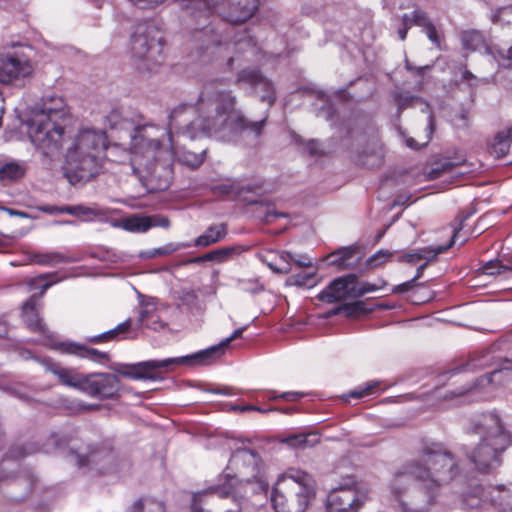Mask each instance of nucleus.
Listing matches in <instances>:
<instances>
[{
    "label": "nucleus",
    "mask_w": 512,
    "mask_h": 512,
    "mask_svg": "<svg viewBox=\"0 0 512 512\" xmlns=\"http://www.w3.org/2000/svg\"><path fill=\"white\" fill-rule=\"evenodd\" d=\"M461 41L466 49L476 50L484 44V37L477 30H469L461 34Z\"/></svg>",
    "instance_id": "39"
},
{
    "label": "nucleus",
    "mask_w": 512,
    "mask_h": 512,
    "mask_svg": "<svg viewBox=\"0 0 512 512\" xmlns=\"http://www.w3.org/2000/svg\"><path fill=\"white\" fill-rule=\"evenodd\" d=\"M30 261L42 266H55L59 263H71L75 258L62 252L33 253L30 255Z\"/></svg>",
    "instance_id": "27"
},
{
    "label": "nucleus",
    "mask_w": 512,
    "mask_h": 512,
    "mask_svg": "<svg viewBox=\"0 0 512 512\" xmlns=\"http://www.w3.org/2000/svg\"><path fill=\"white\" fill-rule=\"evenodd\" d=\"M284 213H277L271 207H267L262 220L266 223L270 222V217H284Z\"/></svg>",
    "instance_id": "60"
},
{
    "label": "nucleus",
    "mask_w": 512,
    "mask_h": 512,
    "mask_svg": "<svg viewBox=\"0 0 512 512\" xmlns=\"http://www.w3.org/2000/svg\"><path fill=\"white\" fill-rule=\"evenodd\" d=\"M368 312L363 301L344 304V314L347 317L356 316Z\"/></svg>",
    "instance_id": "51"
},
{
    "label": "nucleus",
    "mask_w": 512,
    "mask_h": 512,
    "mask_svg": "<svg viewBox=\"0 0 512 512\" xmlns=\"http://www.w3.org/2000/svg\"><path fill=\"white\" fill-rule=\"evenodd\" d=\"M222 81L214 79L201 90L196 105L180 104L169 115L167 132L145 124L134 128L131 135L133 173L143 181L162 169L171 174L175 155L172 134L194 139L200 134L225 138L230 135L249 136L258 140L266 125L267 116L259 121L248 120L236 108L237 97L231 90L222 89Z\"/></svg>",
    "instance_id": "1"
},
{
    "label": "nucleus",
    "mask_w": 512,
    "mask_h": 512,
    "mask_svg": "<svg viewBox=\"0 0 512 512\" xmlns=\"http://www.w3.org/2000/svg\"><path fill=\"white\" fill-rule=\"evenodd\" d=\"M65 146L64 175L70 184L83 185L96 178L103 170L106 133L95 129H81L73 136L65 130L60 148Z\"/></svg>",
    "instance_id": "3"
},
{
    "label": "nucleus",
    "mask_w": 512,
    "mask_h": 512,
    "mask_svg": "<svg viewBox=\"0 0 512 512\" xmlns=\"http://www.w3.org/2000/svg\"><path fill=\"white\" fill-rule=\"evenodd\" d=\"M147 217H148L149 229L152 227L168 228L170 226V221L165 216L153 215V216H147Z\"/></svg>",
    "instance_id": "54"
},
{
    "label": "nucleus",
    "mask_w": 512,
    "mask_h": 512,
    "mask_svg": "<svg viewBox=\"0 0 512 512\" xmlns=\"http://www.w3.org/2000/svg\"><path fill=\"white\" fill-rule=\"evenodd\" d=\"M482 273L486 275H501L512 271V267L503 265L498 259L487 261L481 267Z\"/></svg>",
    "instance_id": "41"
},
{
    "label": "nucleus",
    "mask_w": 512,
    "mask_h": 512,
    "mask_svg": "<svg viewBox=\"0 0 512 512\" xmlns=\"http://www.w3.org/2000/svg\"><path fill=\"white\" fill-rule=\"evenodd\" d=\"M281 258L286 261V265L290 267L289 261H293L297 266L299 267H311L312 261L310 258H308L305 255L299 256L298 258H295L294 255L290 252H283L281 254Z\"/></svg>",
    "instance_id": "49"
},
{
    "label": "nucleus",
    "mask_w": 512,
    "mask_h": 512,
    "mask_svg": "<svg viewBox=\"0 0 512 512\" xmlns=\"http://www.w3.org/2000/svg\"><path fill=\"white\" fill-rule=\"evenodd\" d=\"M68 444L69 439L67 436L59 435L58 433H51L41 446L36 444H27L25 446L14 447L10 450L9 457L13 459H21L36 452L49 454L58 449L64 448Z\"/></svg>",
    "instance_id": "19"
},
{
    "label": "nucleus",
    "mask_w": 512,
    "mask_h": 512,
    "mask_svg": "<svg viewBox=\"0 0 512 512\" xmlns=\"http://www.w3.org/2000/svg\"><path fill=\"white\" fill-rule=\"evenodd\" d=\"M24 165L18 162H9L0 168V180L17 181L25 175Z\"/></svg>",
    "instance_id": "33"
},
{
    "label": "nucleus",
    "mask_w": 512,
    "mask_h": 512,
    "mask_svg": "<svg viewBox=\"0 0 512 512\" xmlns=\"http://www.w3.org/2000/svg\"><path fill=\"white\" fill-rule=\"evenodd\" d=\"M180 10L200 24L207 21L219 7L226 4L224 17L227 21L237 24L250 19L259 6V0H174Z\"/></svg>",
    "instance_id": "8"
},
{
    "label": "nucleus",
    "mask_w": 512,
    "mask_h": 512,
    "mask_svg": "<svg viewBox=\"0 0 512 512\" xmlns=\"http://www.w3.org/2000/svg\"><path fill=\"white\" fill-rule=\"evenodd\" d=\"M218 495L221 498H226L230 494V490L225 487H209L206 490L194 493L192 496L191 511L192 512H210L203 508L202 503L205 498L212 495Z\"/></svg>",
    "instance_id": "28"
},
{
    "label": "nucleus",
    "mask_w": 512,
    "mask_h": 512,
    "mask_svg": "<svg viewBox=\"0 0 512 512\" xmlns=\"http://www.w3.org/2000/svg\"><path fill=\"white\" fill-rule=\"evenodd\" d=\"M215 193L218 194H231V193H237L239 196L242 195L243 192H252L254 191V187L251 185L247 186H236L235 184H221L214 187Z\"/></svg>",
    "instance_id": "44"
},
{
    "label": "nucleus",
    "mask_w": 512,
    "mask_h": 512,
    "mask_svg": "<svg viewBox=\"0 0 512 512\" xmlns=\"http://www.w3.org/2000/svg\"><path fill=\"white\" fill-rule=\"evenodd\" d=\"M34 67L21 53L0 54V83L16 88L25 87L32 79Z\"/></svg>",
    "instance_id": "11"
},
{
    "label": "nucleus",
    "mask_w": 512,
    "mask_h": 512,
    "mask_svg": "<svg viewBox=\"0 0 512 512\" xmlns=\"http://www.w3.org/2000/svg\"><path fill=\"white\" fill-rule=\"evenodd\" d=\"M52 374L57 376L59 382L63 385L76 388L82 391L84 376L77 374L73 370L64 368L59 364H50L47 368Z\"/></svg>",
    "instance_id": "24"
},
{
    "label": "nucleus",
    "mask_w": 512,
    "mask_h": 512,
    "mask_svg": "<svg viewBox=\"0 0 512 512\" xmlns=\"http://www.w3.org/2000/svg\"><path fill=\"white\" fill-rule=\"evenodd\" d=\"M509 496V491L503 485L476 487L465 495L464 502L471 509L490 505L499 512L509 504L507 501Z\"/></svg>",
    "instance_id": "14"
},
{
    "label": "nucleus",
    "mask_w": 512,
    "mask_h": 512,
    "mask_svg": "<svg viewBox=\"0 0 512 512\" xmlns=\"http://www.w3.org/2000/svg\"><path fill=\"white\" fill-rule=\"evenodd\" d=\"M227 469L235 471V475L227 473L225 475V483L228 484L231 478L234 488L238 483L250 482L255 480L259 482L261 488L266 492L268 489V483L263 479L261 475V459L259 455L250 449L242 448L237 449L231 455Z\"/></svg>",
    "instance_id": "10"
},
{
    "label": "nucleus",
    "mask_w": 512,
    "mask_h": 512,
    "mask_svg": "<svg viewBox=\"0 0 512 512\" xmlns=\"http://www.w3.org/2000/svg\"><path fill=\"white\" fill-rule=\"evenodd\" d=\"M189 244H178L174 245L172 243L165 245L164 247L156 248L151 251L142 252L140 254L141 257L144 258H155L160 256H166L169 254H172L173 252L177 251L180 248L189 247Z\"/></svg>",
    "instance_id": "40"
},
{
    "label": "nucleus",
    "mask_w": 512,
    "mask_h": 512,
    "mask_svg": "<svg viewBox=\"0 0 512 512\" xmlns=\"http://www.w3.org/2000/svg\"><path fill=\"white\" fill-rule=\"evenodd\" d=\"M227 235V225L224 223L214 224L209 226L203 234L197 237L194 241L195 246L207 247L215 244Z\"/></svg>",
    "instance_id": "25"
},
{
    "label": "nucleus",
    "mask_w": 512,
    "mask_h": 512,
    "mask_svg": "<svg viewBox=\"0 0 512 512\" xmlns=\"http://www.w3.org/2000/svg\"><path fill=\"white\" fill-rule=\"evenodd\" d=\"M495 24L512 25V6L502 7L491 16Z\"/></svg>",
    "instance_id": "45"
},
{
    "label": "nucleus",
    "mask_w": 512,
    "mask_h": 512,
    "mask_svg": "<svg viewBox=\"0 0 512 512\" xmlns=\"http://www.w3.org/2000/svg\"><path fill=\"white\" fill-rule=\"evenodd\" d=\"M246 327L236 329L229 337L222 340L219 344L208 349L199 351L191 356H181L174 358H166L163 360H149L136 364H117L114 370L127 378L134 380H161L163 373L168 371L172 366L190 365L193 361L200 364H209L219 358L227 348V346L235 339L240 338Z\"/></svg>",
    "instance_id": "6"
},
{
    "label": "nucleus",
    "mask_w": 512,
    "mask_h": 512,
    "mask_svg": "<svg viewBox=\"0 0 512 512\" xmlns=\"http://www.w3.org/2000/svg\"><path fill=\"white\" fill-rule=\"evenodd\" d=\"M129 512H164V506L161 502L152 498H140L133 502Z\"/></svg>",
    "instance_id": "35"
},
{
    "label": "nucleus",
    "mask_w": 512,
    "mask_h": 512,
    "mask_svg": "<svg viewBox=\"0 0 512 512\" xmlns=\"http://www.w3.org/2000/svg\"><path fill=\"white\" fill-rule=\"evenodd\" d=\"M233 409L240 411V412H247V411H258L261 413L266 412V410L261 409L260 407H257V406H253V405L233 406Z\"/></svg>",
    "instance_id": "62"
},
{
    "label": "nucleus",
    "mask_w": 512,
    "mask_h": 512,
    "mask_svg": "<svg viewBox=\"0 0 512 512\" xmlns=\"http://www.w3.org/2000/svg\"><path fill=\"white\" fill-rule=\"evenodd\" d=\"M425 33L429 40L438 48H441V41L436 27L430 22L424 23Z\"/></svg>",
    "instance_id": "53"
},
{
    "label": "nucleus",
    "mask_w": 512,
    "mask_h": 512,
    "mask_svg": "<svg viewBox=\"0 0 512 512\" xmlns=\"http://www.w3.org/2000/svg\"><path fill=\"white\" fill-rule=\"evenodd\" d=\"M420 286H422V284H416L415 279L412 278L409 281H406L402 284L395 286L393 288V292L394 293H404V292H408V291L413 290L414 288L420 287Z\"/></svg>",
    "instance_id": "56"
},
{
    "label": "nucleus",
    "mask_w": 512,
    "mask_h": 512,
    "mask_svg": "<svg viewBox=\"0 0 512 512\" xmlns=\"http://www.w3.org/2000/svg\"><path fill=\"white\" fill-rule=\"evenodd\" d=\"M236 84L240 87L247 86L251 88L253 94L269 106H272L276 101V92L272 81L258 70L242 69L237 74Z\"/></svg>",
    "instance_id": "15"
},
{
    "label": "nucleus",
    "mask_w": 512,
    "mask_h": 512,
    "mask_svg": "<svg viewBox=\"0 0 512 512\" xmlns=\"http://www.w3.org/2000/svg\"><path fill=\"white\" fill-rule=\"evenodd\" d=\"M393 256V253L388 250H379L367 259V265L370 267H377L385 263Z\"/></svg>",
    "instance_id": "48"
},
{
    "label": "nucleus",
    "mask_w": 512,
    "mask_h": 512,
    "mask_svg": "<svg viewBox=\"0 0 512 512\" xmlns=\"http://www.w3.org/2000/svg\"><path fill=\"white\" fill-rule=\"evenodd\" d=\"M319 436L315 433H309V434H298V435H292L283 440L285 444L292 448H307V447H313L317 443H319Z\"/></svg>",
    "instance_id": "31"
},
{
    "label": "nucleus",
    "mask_w": 512,
    "mask_h": 512,
    "mask_svg": "<svg viewBox=\"0 0 512 512\" xmlns=\"http://www.w3.org/2000/svg\"><path fill=\"white\" fill-rule=\"evenodd\" d=\"M131 328V319H127L126 321L118 324L113 329H110L106 332H103L99 335L89 337L88 341L91 343H104L109 341H117L121 338V335L129 332Z\"/></svg>",
    "instance_id": "29"
},
{
    "label": "nucleus",
    "mask_w": 512,
    "mask_h": 512,
    "mask_svg": "<svg viewBox=\"0 0 512 512\" xmlns=\"http://www.w3.org/2000/svg\"><path fill=\"white\" fill-rule=\"evenodd\" d=\"M178 299L181 305L186 306L190 311L198 308V295L196 291L192 289L181 290Z\"/></svg>",
    "instance_id": "43"
},
{
    "label": "nucleus",
    "mask_w": 512,
    "mask_h": 512,
    "mask_svg": "<svg viewBox=\"0 0 512 512\" xmlns=\"http://www.w3.org/2000/svg\"><path fill=\"white\" fill-rule=\"evenodd\" d=\"M358 249L354 246L342 247L327 256L329 264L338 270L354 269L360 261Z\"/></svg>",
    "instance_id": "21"
},
{
    "label": "nucleus",
    "mask_w": 512,
    "mask_h": 512,
    "mask_svg": "<svg viewBox=\"0 0 512 512\" xmlns=\"http://www.w3.org/2000/svg\"><path fill=\"white\" fill-rule=\"evenodd\" d=\"M303 393L300 392H285L281 395H279L280 398L285 399L287 401H296L303 397Z\"/></svg>",
    "instance_id": "61"
},
{
    "label": "nucleus",
    "mask_w": 512,
    "mask_h": 512,
    "mask_svg": "<svg viewBox=\"0 0 512 512\" xmlns=\"http://www.w3.org/2000/svg\"><path fill=\"white\" fill-rule=\"evenodd\" d=\"M228 484L218 485L217 487H225L226 490H230V494L227 497H232V506L225 510V512H242V504L240 498L237 497L236 488H234V484L232 480Z\"/></svg>",
    "instance_id": "46"
},
{
    "label": "nucleus",
    "mask_w": 512,
    "mask_h": 512,
    "mask_svg": "<svg viewBox=\"0 0 512 512\" xmlns=\"http://www.w3.org/2000/svg\"><path fill=\"white\" fill-rule=\"evenodd\" d=\"M235 251L233 247H224L206 253L203 256H199L190 260L191 263H200L203 261H216L218 263L226 261L232 253Z\"/></svg>",
    "instance_id": "36"
},
{
    "label": "nucleus",
    "mask_w": 512,
    "mask_h": 512,
    "mask_svg": "<svg viewBox=\"0 0 512 512\" xmlns=\"http://www.w3.org/2000/svg\"><path fill=\"white\" fill-rule=\"evenodd\" d=\"M492 56L503 66H512V42L494 45L490 49Z\"/></svg>",
    "instance_id": "34"
},
{
    "label": "nucleus",
    "mask_w": 512,
    "mask_h": 512,
    "mask_svg": "<svg viewBox=\"0 0 512 512\" xmlns=\"http://www.w3.org/2000/svg\"><path fill=\"white\" fill-rule=\"evenodd\" d=\"M67 115L66 104L62 97L45 96L32 108L29 121V136L32 143L43 154L49 156L60 150L65 128L61 125Z\"/></svg>",
    "instance_id": "5"
},
{
    "label": "nucleus",
    "mask_w": 512,
    "mask_h": 512,
    "mask_svg": "<svg viewBox=\"0 0 512 512\" xmlns=\"http://www.w3.org/2000/svg\"><path fill=\"white\" fill-rule=\"evenodd\" d=\"M315 272L306 275H295L292 277L293 283L298 286L310 285L311 280L314 278Z\"/></svg>",
    "instance_id": "58"
},
{
    "label": "nucleus",
    "mask_w": 512,
    "mask_h": 512,
    "mask_svg": "<svg viewBox=\"0 0 512 512\" xmlns=\"http://www.w3.org/2000/svg\"><path fill=\"white\" fill-rule=\"evenodd\" d=\"M139 322L154 331H164L168 329L167 322L161 319L159 315L155 314L153 310L149 308L148 304L140 311Z\"/></svg>",
    "instance_id": "30"
},
{
    "label": "nucleus",
    "mask_w": 512,
    "mask_h": 512,
    "mask_svg": "<svg viewBox=\"0 0 512 512\" xmlns=\"http://www.w3.org/2000/svg\"><path fill=\"white\" fill-rule=\"evenodd\" d=\"M428 22L426 13L421 9H415L411 13H405L402 15V23L411 25L423 26L424 23Z\"/></svg>",
    "instance_id": "42"
},
{
    "label": "nucleus",
    "mask_w": 512,
    "mask_h": 512,
    "mask_svg": "<svg viewBox=\"0 0 512 512\" xmlns=\"http://www.w3.org/2000/svg\"><path fill=\"white\" fill-rule=\"evenodd\" d=\"M60 348L63 352L74 354L82 358H87L96 362H104L109 359V355L106 352H101L94 348H89L84 345L77 343H62Z\"/></svg>",
    "instance_id": "23"
},
{
    "label": "nucleus",
    "mask_w": 512,
    "mask_h": 512,
    "mask_svg": "<svg viewBox=\"0 0 512 512\" xmlns=\"http://www.w3.org/2000/svg\"><path fill=\"white\" fill-rule=\"evenodd\" d=\"M381 286H377L371 283H362L359 287L354 286V291L352 292L353 297H360L366 293L373 292L379 289Z\"/></svg>",
    "instance_id": "55"
},
{
    "label": "nucleus",
    "mask_w": 512,
    "mask_h": 512,
    "mask_svg": "<svg viewBox=\"0 0 512 512\" xmlns=\"http://www.w3.org/2000/svg\"><path fill=\"white\" fill-rule=\"evenodd\" d=\"M120 390V381L115 374L91 373L84 376L82 392L100 400L112 399Z\"/></svg>",
    "instance_id": "16"
},
{
    "label": "nucleus",
    "mask_w": 512,
    "mask_h": 512,
    "mask_svg": "<svg viewBox=\"0 0 512 512\" xmlns=\"http://www.w3.org/2000/svg\"><path fill=\"white\" fill-rule=\"evenodd\" d=\"M259 258L261 259L262 262H264L265 264H267V266L274 272L276 273H280V274H288L291 272V267H288V265L284 266V267H277L275 265H273L272 262H270V260H267L266 257L264 255H260Z\"/></svg>",
    "instance_id": "59"
},
{
    "label": "nucleus",
    "mask_w": 512,
    "mask_h": 512,
    "mask_svg": "<svg viewBox=\"0 0 512 512\" xmlns=\"http://www.w3.org/2000/svg\"><path fill=\"white\" fill-rule=\"evenodd\" d=\"M53 284V282H46L42 285V290L39 294L32 295L22 305V318L28 327L33 332L45 335L47 332L46 326L40 317V298L45 291Z\"/></svg>",
    "instance_id": "17"
},
{
    "label": "nucleus",
    "mask_w": 512,
    "mask_h": 512,
    "mask_svg": "<svg viewBox=\"0 0 512 512\" xmlns=\"http://www.w3.org/2000/svg\"><path fill=\"white\" fill-rule=\"evenodd\" d=\"M459 473L455 456L442 443L425 445L393 474L389 490L402 512H429L442 487Z\"/></svg>",
    "instance_id": "2"
},
{
    "label": "nucleus",
    "mask_w": 512,
    "mask_h": 512,
    "mask_svg": "<svg viewBox=\"0 0 512 512\" xmlns=\"http://www.w3.org/2000/svg\"><path fill=\"white\" fill-rule=\"evenodd\" d=\"M456 164L450 160H445L442 163L436 164L429 173L431 179H436L441 176L442 173L452 170Z\"/></svg>",
    "instance_id": "52"
},
{
    "label": "nucleus",
    "mask_w": 512,
    "mask_h": 512,
    "mask_svg": "<svg viewBox=\"0 0 512 512\" xmlns=\"http://www.w3.org/2000/svg\"><path fill=\"white\" fill-rule=\"evenodd\" d=\"M470 431L480 438L468 453L470 461L482 472L499 467L501 455L511 443V434L501 417L495 412L482 413L472 420Z\"/></svg>",
    "instance_id": "4"
},
{
    "label": "nucleus",
    "mask_w": 512,
    "mask_h": 512,
    "mask_svg": "<svg viewBox=\"0 0 512 512\" xmlns=\"http://www.w3.org/2000/svg\"><path fill=\"white\" fill-rule=\"evenodd\" d=\"M123 227L127 231L134 233H143L149 230L147 216L133 215L123 221Z\"/></svg>",
    "instance_id": "38"
},
{
    "label": "nucleus",
    "mask_w": 512,
    "mask_h": 512,
    "mask_svg": "<svg viewBox=\"0 0 512 512\" xmlns=\"http://www.w3.org/2000/svg\"><path fill=\"white\" fill-rule=\"evenodd\" d=\"M357 283L356 274H348L334 279L328 287L322 290L318 298L327 303H335L353 297L352 292Z\"/></svg>",
    "instance_id": "18"
},
{
    "label": "nucleus",
    "mask_w": 512,
    "mask_h": 512,
    "mask_svg": "<svg viewBox=\"0 0 512 512\" xmlns=\"http://www.w3.org/2000/svg\"><path fill=\"white\" fill-rule=\"evenodd\" d=\"M371 390H372V386H368L362 390L352 391L350 395L354 398H361V397L368 395L371 392Z\"/></svg>",
    "instance_id": "63"
},
{
    "label": "nucleus",
    "mask_w": 512,
    "mask_h": 512,
    "mask_svg": "<svg viewBox=\"0 0 512 512\" xmlns=\"http://www.w3.org/2000/svg\"><path fill=\"white\" fill-rule=\"evenodd\" d=\"M457 229L454 230V234L453 236L451 237L450 239V242L448 245L446 246H438L434 249H430V250H422V251H419V252H414V253H407V254H404L403 256H401L399 258L400 261L402 262H407V263H410V264H416L418 263L420 260L422 259H433L435 258L437 255L445 252L446 250H448L454 243V240L456 238V234H457Z\"/></svg>",
    "instance_id": "26"
},
{
    "label": "nucleus",
    "mask_w": 512,
    "mask_h": 512,
    "mask_svg": "<svg viewBox=\"0 0 512 512\" xmlns=\"http://www.w3.org/2000/svg\"><path fill=\"white\" fill-rule=\"evenodd\" d=\"M164 40L156 26L139 23L131 36V53L140 71H153L163 60Z\"/></svg>",
    "instance_id": "9"
},
{
    "label": "nucleus",
    "mask_w": 512,
    "mask_h": 512,
    "mask_svg": "<svg viewBox=\"0 0 512 512\" xmlns=\"http://www.w3.org/2000/svg\"><path fill=\"white\" fill-rule=\"evenodd\" d=\"M512 380V370L509 368H502L498 370H494L489 375H484L479 377L476 382L465 389H457L455 391H451L450 398L460 397L468 393H476L479 392L481 388L486 385L496 383L502 384L504 382Z\"/></svg>",
    "instance_id": "20"
},
{
    "label": "nucleus",
    "mask_w": 512,
    "mask_h": 512,
    "mask_svg": "<svg viewBox=\"0 0 512 512\" xmlns=\"http://www.w3.org/2000/svg\"><path fill=\"white\" fill-rule=\"evenodd\" d=\"M396 103L398 109L402 111L407 107L415 106L419 103H422V99L417 96L409 95V94H398L396 96Z\"/></svg>",
    "instance_id": "47"
},
{
    "label": "nucleus",
    "mask_w": 512,
    "mask_h": 512,
    "mask_svg": "<svg viewBox=\"0 0 512 512\" xmlns=\"http://www.w3.org/2000/svg\"><path fill=\"white\" fill-rule=\"evenodd\" d=\"M366 502V496L355 485L333 489L326 501V512H358Z\"/></svg>",
    "instance_id": "13"
},
{
    "label": "nucleus",
    "mask_w": 512,
    "mask_h": 512,
    "mask_svg": "<svg viewBox=\"0 0 512 512\" xmlns=\"http://www.w3.org/2000/svg\"><path fill=\"white\" fill-rule=\"evenodd\" d=\"M425 108L426 110L429 112V115H428V125H427V130H428V133L425 137V141L422 143V144H419L414 138L412 137H408L406 136L405 134L402 133V137L405 141V144L407 147L411 148V149H420L421 147H424L428 144V142L430 141L431 137H432V134L435 130V119H434V116L433 114L430 112L429 110V106L427 104H425Z\"/></svg>",
    "instance_id": "37"
},
{
    "label": "nucleus",
    "mask_w": 512,
    "mask_h": 512,
    "mask_svg": "<svg viewBox=\"0 0 512 512\" xmlns=\"http://www.w3.org/2000/svg\"><path fill=\"white\" fill-rule=\"evenodd\" d=\"M133 6L141 10L152 11L161 6L166 0H127Z\"/></svg>",
    "instance_id": "50"
},
{
    "label": "nucleus",
    "mask_w": 512,
    "mask_h": 512,
    "mask_svg": "<svg viewBox=\"0 0 512 512\" xmlns=\"http://www.w3.org/2000/svg\"><path fill=\"white\" fill-rule=\"evenodd\" d=\"M204 156L205 150H203L200 153H195L192 151H183L179 154L177 149L175 148L174 159L177 158L181 164L191 169H197L204 162Z\"/></svg>",
    "instance_id": "32"
},
{
    "label": "nucleus",
    "mask_w": 512,
    "mask_h": 512,
    "mask_svg": "<svg viewBox=\"0 0 512 512\" xmlns=\"http://www.w3.org/2000/svg\"><path fill=\"white\" fill-rule=\"evenodd\" d=\"M314 496L312 477L303 471H292L279 478L271 501L276 512H305Z\"/></svg>",
    "instance_id": "7"
},
{
    "label": "nucleus",
    "mask_w": 512,
    "mask_h": 512,
    "mask_svg": "<svg viewBox=\"0 0 512 512\" xmlns=\"http://www.w3.org/2000/svg\"><path fill=\"white\" fill-rule=\"evenodd\" d=\"M99 214H100L99 211L94 208L86 207L84 205H76V213L74 214V216L89 217V216H96Z\"/></svg>",
    "instance_id": "57"
},
{
    "label": "nucleus",
    "mask_w": 512,
    "mask_h": 512,
    "mask_svg": "<svg viewBox=\"0 0 512 512\" xmlns=\"http://www.w3.org/2000/svg\"><path fill=\"white\" fill-rule=\"evenodd\" d=\"M118 462V456L109 441L89 446L87 453L77 455L78 466H91L101 473L116 471Z\"/></svg>",
    "instance_id": "12"
},
{
    "label": "nucleus",
    "mask_w": 512,
    "mask_h": 512,
    "mask_svg": "<svg viewBox=\"0 0 512 512\" xmlns=\"http://www.w3.org/2000/svg\"><path fill=\"white\" fill-rule=\"evenodd\" d=\"M402 24H403V26L401 28H399V30H398V36H399L400 40L404 41L407 37V33H408V30L410 29V27L406 23H402Z\"/></svg>",
    "instance_id": "64"
},
{
    "label": "nucleus",
    "mask_w": 512,
    "mask_h": 512,
    "mask_svg": "<svg viewBox=\"0 0 512 512\" xmlns=\"http://www.w3.org/2000/svg\"><path fill=\"white\" fill-rule=\"evenodd\" d=\"M512 144V124L498 131L491 143L489 144V152L496 158L506 156Z\"/></svg>",
    "instance_id": "22"
}]
</instances>
